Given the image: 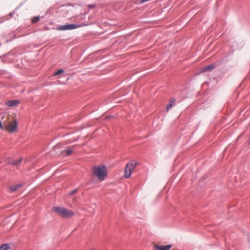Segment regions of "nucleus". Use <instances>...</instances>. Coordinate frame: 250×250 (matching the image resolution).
<instances>
[{
    "instance_id": "7",
    "label": "nucleus",
    "mask_w": 250,
    "mask_h": 250,
    "mask_svg": "<svg viewBox=\"0 0 250 250\" xmlns=\"http://www.w3.org/2000/svg\"><path fill=\"white\" fill-rule=\"evenodd\" d=\"M172 247L171 245H168L167 246H159L155 245L154 248L155 250H169Z\"/></svg>"
},
{
    "instance_id": "1",
    "label": "nucleus",
    "mask_w": 250,
    "mask_h": 250,
    "mask_svg": "<svg viewBox=\"0 0 250 250\" xmlns=\"http://www.w3.org/2000/svg\"><path fill=\"white\" fill-rule=\"evenodd\" d=\"M107 168L104 165L95 166L93 168L92 173L97 176L98 179L100 180H104L107 176Z\"/></svg>"
},
{
    "instance_id": "11",
    "label": "nucleus",
    "mask_w": 250,
    "mask_h": 250,
    "mask_svg": "<svg viewBox=\"0 0 250 250\" xmlns=\"http://www.w3.org/2000/svg\"><path fill=\"white\" fill-rule=\"evenodd\" d=\"M9 249V245L8 244H4L0 246V250H8Z\"/></svg>"
},
{
    "instance_id": "15",
    "label": "nucleus",
    "mask_w": 250,
    "mask_h": 250,
    "mask_svg": "<svg viewBox=\"0 0 250 250\" xmlns=\"http://www.w3.org/2000/svg\"><path fill=\"white\" fill-rule=\"evenodd\" d=\"M40 20V18L39 17H35L32 20V21L33 23H36L38 22Z\"/></svg>"
},
{
    "instance_id": "14",
    "label": "nucleus",
    "mask_w": 250,
    "mask_h": 250,
    "mask_svg": "<svg viewBox=\"0 0 250 250\" xmlns=\"http://www.w3.org/2000/svg\"><path fill=\"white\" fill-rule=\"evenodd\" d=\"M64 152L65 153V154L66 156H69L72 153V150L71 149L68 148V149L64 150Z\"/></svg>"
},
{
    "instance_id": "4",
    "label": "nucleus",
    "mask_w": 250,
    "mask_h": 250,
    "mask_svg": "<svg viewBox=\"0 0 250 250\" xmlns=\"http://www.w3.org/2000/svg\"><path fill=\"white\" fill-rule=\"evenodd\" d=\"M80 24H67L61 25L57 27V30L60 31L69 30L74 29L81 27Z\"/></svg>"
},
{
    "instance_id": "5",
    "label": "nucleus",
    "mask_w": 250,
    "mask_h": 250,
    "mask_svg": "<svg viewBox=\"0 0 250 250\" xmlns=\"http://www.w3.org/2000/svg\"><path fill=\"white\" fill-rule=\"evenodd\" d=\"M219 62L217 61L214 63L211 64L204 67L202 70V72L211 71L219 64Z\"/></svg>"
},
{
    "instance_id": "2",
    "label": "nucleus",
    "mask_w": 250,
    "mask_h": 250,
    "mask_svg": "<svg viewBox=\"0 0 250 250\" xmlns=\"http://www.w3.org/2000/svg\"><path fill=\"white\" fill-rule=\"evenodd\" d=\"M52 210L63 218H70L75 214L74 212L71 210L62 207H55L53 208Z\"/></svg>"
},
{
    "instance_id": "6",
    "label": "nucleus",
    "mask_w": 250,
    "mask_h": 250,
    "mask_svg": "<svg viewBox=\"0 0 250 250\" xmlns=\"http://www.w3.org/2000/svg\"><path fill=\"white\" fill-rule=\"evenodd\" d=\"M17 127L18 123L17 120H15L12 124L9 125L7 126V130L11 133L14 132L17 130Z\"/></svg>"
},
{
    "instance_id": "10",
    "label": "nucleus",
    "mask_w": 250,
    "mask_h": 250,
    "mask_svg": "<svg viewBox=\"0 0 250 250\" xmlns=\"http://www.w3.org/2000/svg\"><path fill=\"white\" fill-rule=\"evenodd\" d=\"M22 186V184H21L13 186L10 188V190L12 192H14V191H16L18 188L21 187Z\"/></svg>"
},
{
    "instance_id": "12",
    "label": "nucleus",
    "mask_w": 250,
    "mask_h": 250,
    "mask_svg": "<svg viewBox=\"0 0 250 250\" xmlns=\"http://www.w3.org/2000/svg\"><path fill=\"white\" fill-rule=\"evenodd\" d=\"M22 161V158H19L16 160H12L11 162V164L13 165H18L21 161Z\"/></svg>"
},
{
    "instance_id": "17",
    "label": "nucleus",
    "mask_w": 250,
    "mask_h": 250,
    "mask_svg": "<svg viewBox=\"0 0 250 250\" xmlns=\"http://www.w3.org/2000/svg\"><path fill=\"white\" fill-rule=\"evenodd\" d=\"M88 6H89V8H92L95 7V5H89Z\"/></svg>"
},
{
    "instance_id": "9",
    "label": "nucleus",
    "mask_w": 250,
    "mask_h": 250,
    "mask_svg": "<svg viewBox=\"0 0 250 250\" xmlns=\"http://www.w3.org/2000/svg\"><path fill=\"white\" fill-rule=\"evenodd\" d=\"M175 104V99L171 98L170 100L169 104L167 106V111H168L170 108H171Z\"/></svg>"
},
{
    "instance_id": "3",
    "label": "nucleus",
    "mask_w": 250,
    "mask_h": 250,
    "mask_svg": "<svg viewBox=\"0 0 250 250\" xmlns=\"http://www.w3.org/2000/svg\"><path fill=\"white\" fill-rule=\"evenodd\" d=\"M137 163L134 160L129 162L125 167V177L128 178L130 177L132 170L134 169Z\"/></svg>"
},
{
    "instance_id": "16",
    "label": "nucleus",
    "mask_w": 250,
    "mask_h": 250,
    "mask_svg": "<svg viewBox=\"0 0 250 250\" xmlns=\"http://www.w3.org/2000/svg\"><path fill=\"white\" fill-rule=\"evenodd\" d=\"M77 191V189H74L72 191H71V192H70L69 194V195H73V194L76 193Z\"/></svg>"
},
{
    "instance_id": "18",
    "label": "nucleus",
    "mask_w": 250,
    "mask_h": 250,
    "mask_svg": "<svg viewBox=\"0 0 250 250\" xmlns=\"http://www.w3.org/2000/svg\"><path fill=\"white\" fill-rule=\"evenodd\" d=\"M0 128L1 129H2L3 128V127H2V123L1 122V121H0Z\"/></svg>"
},
{
    "instance_id": "13",
    "label": "nucleus",
    "mask_w": 250,
    "mask_h": 250,
    "mask_svg": "<svg viewBox=\"0 0 250 250\" xmlns=\"http://www.w3.org/2000/svg\"><path fill=\"white\" fill-rule=\"evenodd\" d=\"M64 72V70L63 69H59L58 71L55 72L53 74V76H56L59 75L61 74H62Z\"/></svg>"
},
{
    "instance_id": "8",
    "label": "nucleus",
    "mask_w": 250,
    "mask_h": 250,
    "mask_svg": "<svg viewBox=\"0 0 250 250\" xmlns=\"http://www.w3.org/2000/svg\"><path fill=\"white\" fill-rule=\"evenodd\" d=\"M20 104L19 100H8L6 103V105L8 106H16Z\"/></svg>"
}]
</instances>
